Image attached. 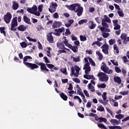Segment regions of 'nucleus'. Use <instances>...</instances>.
<instances>
[{"label":"nucleus","mask_w":129,"mask_h":129,"mask_svg":"<svg viewBox=\"0 0 129 129\" xmlns=\"http://www.w3.org/2000/svg\"><path fill=\"white\" fill-rule=\"evenodd\" d=\"M28 60H32V57L29 55L25 56L23 59V64L27 67L28 68H29V69L34 70L39 68V66H40L41 70H42L44 72H49V70L47 68L44 63L35 61V63H33L27 62Z\"/></svg>","instance_id":"f257e3e1"},{"label":"nucleus","mask_w":129,"mask_h":129,"mask_svg":"<svg viewBox=\"0 0 129 129\" xmlns=\"http://www.w3.org/2000/svg\"><path fill=\"white\" fill-rule=\"evenodd\" d=\"M103 65L101 66V69L103 72H99L97 75V77H98L99 80L102 82H105L108 81L109 77L106 74H112L113 73V71L112 70H109V68L106 66L105 63L103 62ZM106 73V74H105Z\"/></svg>","instance_id":"f03ea898"},{"label":"nucleus","mask_w":129,"mask_h":129,"mask_svg":"<svg viewBox=\"0 0 129 129\" xmlns=\"http://www.w3.org/2000/svg\"><path fill=\"white\" fill-rule=\"evenodd\" d=\"M112 23L114 26V30H116L115 31V34L117 36H119V35H120V33L121 32V30H120L121 26L118 24V20H112ZM117 30H118L116 31Z\"/></svg>","instance_id":"7ed1b4c3"},{"label":"nucleus","mask_w":129,"mask_h":129,"mask_svg":"<svg viewBox=\"0 0 129 129\" xmlns=\"http://www.w3.org/2000/svg\"><path fill=\"white\" fill-rule=\"evenodd\" d=\"M18 26V17H15L13 19L11 22V31H14V32H16L17 31V28L16 27Z\"/></svg>","instance_id":"20e7f679"},{"label":"nucleus","mask_w":129,"mask_h":129,"mask_svg":"<svg viewBox=\"0 0 129 129\" xmlns=\"http://www.w3.org/2000/svg\"><path fill=\"white\" fill-rule=\"evenodd\" d=\"M57 7H58V5H57V3L51 2L48 8L49 12H50L51 14H53V13H55V12H56V10L57 9Z\"/></svg>","instance_id":"39448f33"},{"label":"nucleus","mask_w":129,"mask_h":129,"mask_svg":"<svg viewBox=\"0 0 129 129\" xmlns=\"http://www.w3.org/2000/svg\"><path fill=\"white\" fill-rule=\"evenodd\" d=\"M102 25L103 26V27H101L100 26H98V28H99V29H100L101 33H103V32L105 31V29L106 28H109V25H108V24H107V23H106V22H105V21L103 20V19H102Z\"/></svg>","instance_id":"423d86ee"},{"label":"nucleus","mask_w":129,"mask_h":129,"mask_svg":"<svg viewBox=\"0 0 129 129\" xmlns=\"http://www.w3.org/2000/svg\"><path fill=\"white\" fill-rule=\"evenodd\" d=\"M4 21L6 24H9L12 20V14L10 12H7V14L4 15Z\"/></svg>","instance_id":"0eeeda50"},{"label":"nucleus","mask_w":129,"mask_h":129,"mask_svg":"<svg viewBox=\"0 0 129 129\" xmlns=\"http://www.w3.org/2000/svg\"><path fill=\"white\" fill-rule=\"evenodd\" d=\"M52 34H54V33L51 32L46 34L47 40L50 44H53V43H54V37H53V35H52Z\"/></svg>","instance_id":"6e6552de"},{"label":"nucleus","mask_w":129,"mask_h":129,"mask_svg":"<svg viewBox=\"0 0 129 129\" xmlns=\"http://www.w3.org/2000/svg\"><path fill=\"white\" fill-rule=\"evenodd\" d=\"M55 33H53V34L58 37L61 36V33H63L65 32V28L61 27V28H58L54 29Z\"/></svg>","instance_id":"1a4fd4ad"},{"label":"nucleus","mask_w":129,"mask_h":129,"mask_svg":"<svg viewBox=\"0 0 129 129\" xmlns=\"http://www.w3.org/2000/svg\"><path fill=\"white\" fill-rule=\"evenodd\" d=\"M101 49H102V51L103 53L106 55L108 54V50L109 49V45L108 44L105 43L101 47Z\"/></svg>","instance_id":"9d476101"},{"label":"nucleus","mask_w":129,"mask_h":129,"mask_svg":"<svg viewBox=\"0 0 129 129\" xmlns=\"http://www.w3.org/2000/svg\"><path fill=\"white\" fill-rule=\"evenodd\" d=\"M75 12V13H77V16L78 17L82 16V13H83V7H81L80 5L78 4L77 7V10Z\"/></svg>","instance_id":"9b49d317"},{"label":"nucleus","mask_w":129,"mask_h":129,"mask_svg":"<svg viewBox=\"0 0 129 129\" xmlns=\"http://www.w3.org/2000/svg\"><path fill=\"white\" fill-rule=\"evenodd\" d=\"M78 5V4L75 3L71 5H66V7L68 10H70V11H76V8H77Z\"/></svg>","instance_id":"f8f14e48"},{"label":"nucleus","mask_w":129,"mask_h":129,"mask_svg":"<svg viewBox=\"0 0 129 129\" xmlns=\"http://www.w3.org/2000/svg\"><path fill=\"white\" fill-rule=\"evenodd\" d=\"M127 37V35L124 33H122L120 37V39L123 41V44L124 45H126V44H127V40H126Z\"/></svg>","instance_id":"ddd939ff"},{"label":"nucleus","mask_w":129,"mask_h":129,"mask_svg":"<svg viewBox=\"0 0 129 129\" xmlns=\"http://www.w3.org/2000/svg\"><path fill=\"white\" fill-rule=\"evenodd\" d=\"M29 28L28 25H24L23 24L20 25L19 27H17L18 30L20 31L21 32H25V31H27V29Z\"/></svg>","instance_id":"4468645a"},{"label":"nucleus","mask_w":129,"mask_h":129,"mask_svg":"<svg viewBox=\"0 0 129 129\" xmlns=\"http://www.w3.org/2000/svg\"><path fill=\"white\" fill-rule=\"evenodd\" d=\"M62 26V22L60 21H55L53 23L52 28L53 29H56V28H59Z\"/></svg>","instance_id":"2eb2a0df"},{"label":"nucleus","mask_w":129,"mask_h":129,"mask_svg":"<svg viewBox=\"0 0 129 129\" xmlns=\"http://www.w3.org/2000/svg\"><path fill=\"white\" fill-rule=\"evenodd\" d=\"M71 70V73L70 74L71 76L74 75L75 77H78L79 74H77V73H75V69H74V67H72Z\"/></svg>","instance_id":"dca6fc26"},{"label":"nucleus","mask_w":129,"mask_h":129,"mask_svg":"<svg viewBox=\"0 0 129 129\" xmlns=\"http://www.w3.org/2000/svg\"><path fill=\"white\" fill-rule=\"evenodd\" d=\"M89 28L90 30H94V29H95V27H96V24H94L93 21H90L89 22Z\"/></svg>","instance_id":"f3484780"},{"label":"nucleus","mask_w":129,"mask_h":129,"mask_svg":"<svg viewBox=\"0 0 129 129\" xmlns=\"http://www.w3.org/2000/svg\"><path fill=\"white\" fill-rule=\"evenodd\" d=\"M120 121V120H117L116 119H112L110 120V122H111V124H113V125L119 124Z\"/></svg>","instance_id":"a211bd4d"},{"label":"nucleus","mask_w":129,"mask_h":129,"mask_svg":"<svg viewBox=\"0 0 129 129\" xmlns=\"http://www.w3.org/2000/svg\"><path fill=\"white\" fill-rule=\"evenodd\" d=\"M84 78H85V79H87L88 80H90V79L95 80V77H94L93 75H88V74L84 75Z\"/></svg>","instance_id":"6ab92c4d"},{"label":"nucleus","mask_w":129,"mask_h":129,"mask_svg":"<svg viewBox=\"0 0 129 129\" xmlns=\"http://www.w3.org/2000/svg\"><path fill=\"white\" fill-rule=\"evenodd\" d=\"M31 10V12H37L38 10V7H37V6L34 5L32 8H29L27 9V11L28 13H30L29 10Z\"/></svg>","instance_id":"aec40b11"},{"label":"nucleus","mask_w":129,"mask_h":129,"mask_svg":"<svg viewBox=\"0 0 129 129\" xmlns=\"http://www.w3.org/2000/svg\"><path fill=\"white\" fill-rule=\"evenodd\" d=\"M113 80L114 82H116L118 84H120L121 83V79L119 77L115 76L113 78Z\"/></svg>","instance_id":"412c9836"},{"label":"nucleus","mask_w":129,"mask_h":129,"mask_svg":"<svg viewBox=\"0 0 129 129\" xmlns=\"http://www.w3.org/2000/svg\"><path fill=\"white\" fill-rule=\"evenodd\" d=\"M23 20L25 23H26V24H28V25H31V20H30V18L27 17V16H24L23 17Z\"/></svg>","instance_id":"4be33fe9"},{"label":"nucleus","mask_w":129,"mask_h":129,"mask_svg":"<svg viewBox=\"0 0 129 129\" xmlns=\"http://www.w3.org/2000/svg\"><path fill=\"white\" fill-rule=\"evenodd\" d=\"M13 10L17 11L19 9V4L16 2H13V5H12Z\"/></svg>","instance_id":"5701e85b"},{"label":"nucleus","mask_w":129,"mask_h":129,"mask_svg":"<svg viewBox=\"0 0 129 129\" xmlns=\"http://www.w3.org/2000/svg\"><path fill=\"white\" fill-rule=\"evenodd\" d=\"M115 118H117V119H119V120H120V119H122V118H124V115L122 114H118L115 115Z\"/></svg>","instance_id":"b1692460"},{"label":"nucleus","mask_w":129,"mask_h":129,"mask_svg":"<svg viewBox=\"0 0 129 129\" xmlns=\"http://www.w3.org/2000/svg\"><path fill=\"white\" fill-rule=\"evenodd\" d=\"M61 98H62V99H63V100H64V101H67V99H68V97L67 96V95H65V94H64V93H61L59 94Z\"/></svg>","instance_id":"393cba45"},{"label":"nucleus","mask_w":129,"mask_h":129,"mask_svg":"<svg viewBox=\"0 0 129 129\" xmlns=\"http://www.w3.org/2000/svg\"><path fill=\"white\" fill-rule=\"evenodd\" d=\"M30 14H32V15H35V16H37V17H40V15H41V13H40V12H32V11L30 10H29Z\"/></svg>","instance_id":"a878e982"},{"label":"nucleus","mask_w":129,"mask_h":129,"mask_svg":"<svg viewBox=\"0 0 129 129\" xmlns=\"http://www.w3.org/2000/svg\"><path fill=\"white\" fill-rule=\"evenodd\" d=\"M96 55H98L99 60H102V59H103V55H102V54H101V53H100V51H99V50L96 51Z\"/></svg>","instance_id":"bb28decb"},{"label":"nucleus","mask_w":129,"mask_h":129,"mask_svg":"<svg viewBox=\"0 0 129 129\" xmlns=\"http://www.w3.org/2000/svg\"><path fill=\"white\" fill-rule=\"evenodd\" d=\"M113 49L114 51L116 54H118L119 53V50H118V47L117 46V45L116 44L113 45Z\"/></svg>","instance_id":"cd10ccee"},{"label":"nucleus","mask_w":129,"mask_h":129,"mask_svg":"<svg viewBox=\"0 0 129 129\" xmlns=\"http://www.w3.org/2000/svg\"><path fill=\"white\" fill-rule=\"evenodd\" d=\"M88 88L89 89H91V92H94L95 91V89H94V86L91 85V83H89L88 84Z\"/></svg>","instance_id":"c85d7f7f"},{"label":"nucleus","mask_w":129,"mask_h":129,"mask_svg":"<svg viewBox=\"0 0 129 129\" xmlns=\"http://www.w3.org/2000/svg\"><path fill=\"white\" fill-rule=\"evenodd\" d=\"M109 129H122L120 126L118 125H113V126H109Z\"/></svg>","instance_id":"c756f323"},{"label":"nucleus","mask_w":129,"mask_h":129,"mask_svg":"<svg viewBox=\"0 0 129 129\" xmlns=\"http://www.w3.org/2000/svg\"><path fill=\"white\" fill-rule=\"evenodd\" d=\"M97 125H98V127H99V128L108 129L107 127H106L105 126V125H104V124H103L102 123H97Z\"/></svg>","instance_id":"7c9ffc66"},{"label":"nucleus","mask_w":129,"mask_h":129,"mask_svg":"<svg viewBox=\"0 0 129 129\" xmlns=\"http://www.w3.org/2000/svg\"><path fill=\"white\" fill-rule=\"evenodd\" d=\"M57 48H59V49H62V48H64L65 45H64V44L63 43H57Z\"/></svg>","instance_id":"2f4dec72"},{"label":"nucleus","mask_w":129,"mask_h":129,"mask_svg":"<svg viewBox=\"0 0 129 129\" xmlns=\"http://www.w3.org/2000/svg\"><path fill=\"white\" fill-rule=\"evenodd\" d=\"M75 70H76V73L77 74H79V71H80V68L77 65H75L74 67Z\"/></svg>","instance_id":"473e14b6"},{"label":"nucleus","mask_w":129,"mask_h":129,"mask_svg":"<svg viewBox=\"0 0 129 129\" xmlns=\"http://www.w3.org/2000/svg\"><path fill=\"white\" fill-rule=\"evenodd\" d=\"M5 30H6V27H5L0 28V32L1 33V34H3L4 35V36H6V31H5Z\"/></svg>","instance_id":"72a5a7b5"},{"label":"nucleus","mask_w":129,"mask_h":129,"mask_svg":"<svg viewBox=\"0 0 129 129\" xmlns=\"http://www.w3.org/2000/svg\"><path fill=\"white\" fill-rule=\"evenodd\" d=\"M104 19H105V22H106V23H111V20L109 19V18H108V17H107V16L106 15H104Z\"/></svg>","instance_id":"f704fd0d"},{"label":"nucleus","mask_w":129,"mask_h":129,"mask_svg":"<svg viewBox=\"0 0 129 129\" xmlns=\"http://www.w3.org/2000/svg\"><path fill=\"white\" fill-rule=\"evenodd\" d=\"M107 121V120L104 117H100L98 122H106Z\"/></svg>","instance_id":"c9c22d12"},{"label":"nucleus","mask_w":129,"mask_h":129,"mask_svg":"<svg viewBox=\"0 0 129 129\" xmlns=\"http://www.w3.org/2000/svg\"><path fill=\"white\" fill-rule=\"evenodd\" d=\"M94 45H97L98 47H100L101 46V42L99 41H95L92 44V46H94Z\"/></svg>","instance_id":"e433bc0d"},{"label":"nucleus","mask_w":129,"mask_h":129,"mask_svg":"<svg viewBox=\"0 0 129 129\" xmlns=\"http://www.w3.org/2000/svg\"><path fill=\"white\" fill-rule=\"evenodd\" d=\"M97 87H98V88L104 89L106 87V85L105 83L97 85Z\"/></svg>","instance_id":"4c0bfd02"},{"label":"nucleus","mask_w":129,"mask_h":129,"mask_svg":"<svg viewBox=\"0 0 129 129\" xmlns=\"http://www.w3.org/2000/svg\"><path fill=\"white\" fill-rule=\"evenodd\" d=\"M74 53H77L78 51V47L77 46H73V48L71 49Z\"/></svg>","instance_id":"58836bf2"},{"label":"nucleus","mask_w":129,"mask_h":129,"mask_svg":"<svg viewBox=\"0 0 129 129\" xmlns=\"http://www.w3.org/2000/svg\"><path fill=\"white\" fill-rule=\"evenodd\" d=\"M84 70H85V74H89V73L90 72V71H91V67L85 69H84Z\"/></svg>","instance_id":"ea45409f"},{"label":"nucleus","mask_w":129,"mask_h":129,"mask_svg":"<svg viewBox=\"0 0 129 129\" xmlns=\"http://www.w3.org/2000/svg\"><path fill=\"white\" fill-rule=\"evenodd\" d=\"M60 72L63 73V74H65V75H68V73H67V69L63 68L60 69Z\"/></svg>","instance_id":"a19ab883"},{"label":"nucleus","mask_w":129,"mask_h":129,"mask_svg":"<svg viewBox=\"0 0 129 129\" xmlns=\"http://www.w3.org/2000/svg\"><path fill=\"white\" fill-rule=\"evenodd\" d=\"M46 49H47V50L46 51L47 54V55L48 57H50V55H51L50 51L52 50V48H51L50 47H48L46 48Z\"/></svg>","instance_id":"79ce46f5"},{"label":"nucleus","mask_w":129,"mask_h":129,"mask_svg":"<svg viewBox=\"0 0 129 129\" xmlns=\"http://www.w3.org/2000/svg\"><path fill=\"white\" fill-rule=\"evenodd\" d=\"M97 110H98L99 111H104V107L100 105L98 106Z\"/></svg>","instance_id":"37998d69"},{"label":"nucleus","mask_w":129,"mask_h":129,"mask_svg":"<svg viewBox=\"0 0 129 129\" xmlns=\"http://www.w3.org/2000/svg\"><path fill=\"white\" fill-rule=\"evenodd\" d=\"M80 40L82 42H84L85 41H86V40H87L86 36H83V35H80Z\"/></svg>","instance_id":"c03bdc74"},{"label":"nucleus","mask_w":129,"mask_h":129,"mask_svg":"<svg viewBox=\"0 0 129 129\" xmlns=\"http://www.w3.org/2000/svg\"><path fill=\"white\" fill-rule=\"evenodd\" d=\"M109 33H105L104 32H103L102 33V36L103 37V38H108V37L109 36Z\"/></svg>","instance_id":"a18cd8bd"},{"label":"nucleus","mask_w":129,"mask_h":129,"mask_svg":"<svg viewBox=\"0 0 129 129\" xmlns=\"http://www.w3.org/2000/svg\"><path fill=\"white\" fill-rule=\"evenodd\" d=\"M45 65H46L47 67L49 69H53V68L55 67V66H54V64H52L50 63H46Z\"/></svg>","instance_id":"49530a36"},{"label":"nucleus","mask_w":129,"mask_h":129,"mask_svg":"<svg viewBox=\"0 0 129 129\" xmlns=\"http://www.w3.org/2000/svg\"><path fill=\"white\" fill-rule=\"evenodd\" d=\"M84 23H87V19H82L79 22V25H82Z\"/></svg>","instance_id":"de8ad7c7"},{"label":"nucleus","mask_w":129,"mask_h":129,"mask_svg":"<svg viewBox=\"0 0 129 129\" xmlns=\"http://www.w3.org/2000/svg\"><path fill=\"white\" fill-rule=\"evenodd\" d=\"M115 43V39H110L109 40V44L110 46L113 45Z\"/></svg>","instance_id":"09e8293b"},{"label":"nucleus","mask_w":129,"mask_h":129,"mask_svg":"<svg viewBox=\"0 0 129 129\" xmlns=\"http://www.w3.org/2000/svg\"><path fill=\"white\" fill-rule=\"evenodd\" d=\"M37 31H41V30H43V26L41 24L38 25L36 27Z\"/></svg>","instance_id":"8fccbe9b"},{"label":"nucleus","mask_w":129,"mask_h":129,"mask_svg":"<svg viewBox=\"0 0 129 129\" xmlns=\"http://www.w3.org/2000/svg\"><path fill=\"white\" fill-rule=\"evenodd\" d=\"M77 93H78V94H79V95H81V96L82 97H83L84 98V97H85V96L84 95V94H83V92H81V91L78 90Z\"/></svg>","instance_id":"3c124183"},{"label":"nucleus","mask_w":129,"mask_h":129,"mask_svg":"<svg viewBox=\"0 0 129 129\" xmlns=\"http://www.w3.org/2000/svg\"><path fill=\"white\" fill-rule=\"evenodd\" d=\"M66 32H65V35L66 36H68L69 35H71V32H70V29L69 28L66 29Z\"/></svg>","instance_id":"603ef678"},{"label":"nucleus","mask_w":129,"mask_h":129,"mask_svg":"<svg viewBox=\"0 0 129 129\" xmlns=\"http://www.w3.org/2000/svg\"><path fill=\"white\" fill-rule=\"evenodd\" d=\"M74 62H79L80 61V56H78L77 57H73Z\"/></svg>","instance_id":"864d4df0"},{"label":"nucleus","mask_w":129,"mask_h":129,"mask_svg":"<svg viewBox=\"0 0 129 129\" xmlns=\"http://www.w3.org/2000/svg\"><path fill=\"white\" fill-rule=\"evenodd\" d=\"M117 14L119 16V17H124V14H123V12L122 11H117Z\"/></svg>","instance_id":"5fc2aeb1"},{"label":"nucleus","mask_w":129,"mask_h":129,"mask_svg":"<svg viewBox=\"0 0 129 129\" xmlns=\"http://www.w3.org/2000/svg\"><path fill=\"white\" fill-rule=\"evenodd\" d=\"M115 71L116 72V73H120V72H121V70H120L118 67H115Z\"/></svg>","instance_id":"6e6d98bb"},{"label":"nucleus","mask_w":129,"mask_h":129,"mask_svg":"<svg viewBox=\"0 0 129 129\" xmlns=\"http://www.w3.org/2000/svg\"><path fill=\"white\" fill-rule=\"evenodd\" d=\"M106 94H107V93L104 92L103 95L102 96V97L104 101H105V100H106V99H107V98L106 97Z\"/></svg>","instance_id":"4d7b16f0"},{"label":"nucleus","mask_w":129,"mask_h":129,"mask_svg":"<svg viewBox=\"0 0 129 129\" xmlns=\"http://www.w3.org/2000/svg\"><path fill=\"white\" fill-rule=\"evenodd\" d=\"M63 38H64V40L63 41V43L64 44L65 46H68V44H69L68 43V40H67V39H66V37L63 36Z\"/></svg>","instance_id":"13d9d810"},{"label":"nucleus","mask_w":129,"mask_h":129,"mask_svg":"<svg viewBox=\"0 0 129 129\" xmlns=\"http://www.w3.org/2000/svg\"><path fill=\"white\" fill-rule=\"evenodd\" d=\"M89 68H90V63L89 62H88L85 63V66H84L83 70Z\"/></svg>","instance_id":"bf43d9fd"},{"label":"nucleus","mask_w":129,"mask_h":129,"mask_svg":"<svg viewBox=\"0 0 129 129\" xmlns=\"http://www.w3.org/2000/svg\"><path fill=\"white\" fill-rule=\"evenodd\" d=\"M110 62H111V63H112L113 65H114V66H118L117 61H115L114 60H110Z\"/></svg>","instance_id":"052dcab7"},{"label":"nucleus","mask_w":129,"mask_h":129,"mask_svg":"<svg viewBox=\"0 0 129 129\" xmlns=\"http://www.w3.org/2000/svg\"><path fill=\"white\" fill-rule=\"evenodd\" d=\"M20 45L22 48H26L27 47V43H26L25 42H22L20 43Z\"/></svg>","instance_id":"680f3d73"},{"label":"nucleus","mask_w":129,"mask_h":129,"mask_svg":"<svg viewBox=\"0 0 129 129\" xmlns=\"http://www.w3.org/2000/svg\"><path fill=\"white\" fill-rule=\"evenodd\" d=\"M119 94H121V95H127V94H128V91L120 92Z\"/></svg>","instance_id":"e2e57ef3"},{"label":"nucleus","mask_w":129,"mask_h":129,"mask_svg":"<svg viewBox=\"0 0 129 129\" xmlns=\"http://www.w3.org/2000/svg\"><path fill=\"white\" fill-rule=\"evenodd\" d=\"M37 43L38 44V49H39V50H43V46L42 45L40 41H38Z\"/></svg>","instance_id":"0e129e2a"},{"label":"nucleus","mask_w":129,"mask_h":129,"mask_svg":"<svg viewBox=\"0 0 129 129\" xmlns=\"http://www.w3.org/2000/svg\"><path fill=\"white\" fill-rule=\"evenodd\" d=\"M38 11L40 13L42 12V11H43V5H40L38 7Z\"/></svg>","instance_id":"69168bd1"},{"label":"nucleus","mask_w":129,"mask_h":129,"mask_svg":"<svg viewBox=\"0 0 129 129\" xmlns=\"http://www.w3.org/2000/svg\"><path fill=\"white\" fill-rule=\"evenodd\" d=\"M53 17L54 19H59V14H58L57 12H55V13L53 14Z\"/></svg>","instance_id":"338daca9"},{"label":"nucleus","mask_w":129,"mask_h":129,"mask_svg":"<svg viewBox=\"0 0 129 129\" xmlns=\"http://www.w3.org/2000/svg\"><path fill=\"white\" fill-rule=\"evenodd\" d=\"M73 81H74V82H76V83H80V80H79V79L77 78L73 79Z\"/></svg>","instance_id":"774afa93"}]
</instances>
